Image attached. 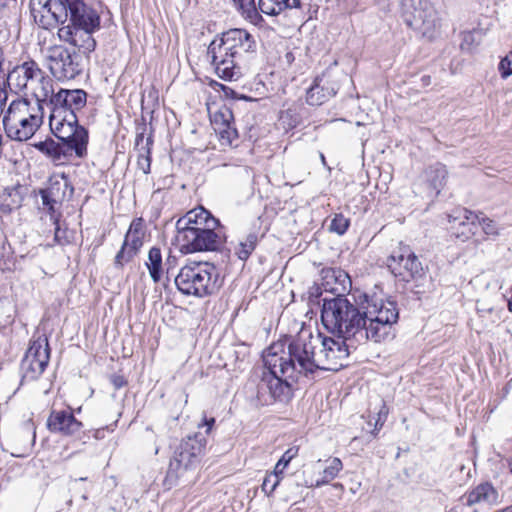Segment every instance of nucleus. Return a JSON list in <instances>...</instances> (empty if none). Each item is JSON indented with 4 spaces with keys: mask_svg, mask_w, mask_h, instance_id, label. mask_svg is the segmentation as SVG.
Instances as JSON below:
<instances>
[{
    "mask_svg": "<svg viewBox=\"0 0 512 512\" xmlns=\"http://www.w3.org/2000/svg\"><path fill=\"white\" fill-rule=\"evenodd\" d=\"M398 318L397 303L391 299H377L364 293L355 305L345 295L323 298L321 321L324 328L350 342L380 343L393 338V325Z\"/></svg>",
    "mask_w": 512,
    "mask_h": 512,
    "instance_id": "1",
    "label": "nucleus"
},
{
    "mask_svg": "<svg viewBox=\"0 0 512 512\" xmlns=\"http://www.w3.org/2000/svg\"><path fill=\"white\" fill-rule=\"evenodd\" d=\"M292 349L283 343L272 344L263 355L267 372L263 373L257 385L256 398L261 405L274 402L288 403L294 393V385L300 376L308 377L307 371H300Z\"/></svg>",
    "mask_w": 512,
    "mask_h": 512,
    "instance_id": "2",
    "label": "nucleus"
},
{
    "mask_svg": "<svg viewBox=\"0 0 512 512\" xmlns=\"http://www.w3.org/2000/svg\"><path fill=\"white\" fill-rule=\"evenodd\" d=\"M357 344L342 336L332 338L321 333L314 336L309 330H301L288 342L298 369L309 375L317 370L337 371L343 366L342 361L348 358L350 349L355 350Z\"/></svg>",
    "mask_w": 512,
    "mask_h": 512,
    "instance_id": "3",
    "label": "nucleus"
},
{
    "mask_svg": "<svg viewBox=\"0 0 512 512\" xmlns=\"http://www.w3.org/2000/svg\"><path fill=\"white\" fill-rule=\"evenodd\" d=\"M216 267L208 262H190L175 276V284L184 295L205 297L218 289Z\"/></svg>",
    "mask_w": 512,
    "mask_h": 512,
    "instance_id": "4",
    "label": "nucleus"
},
{
    "mask_svg": "<svg viewBox=\"0 0 512 512\" xmlns=\"http://www.w3.org/2000/svg\"><path fill=\"white\" fill-rule=\"evenodd\" d=\"M46 66L57 81H68L84 71V57L76 49L64 45H52L46 50Z\"/></svg>",
    "mask_w": 512,
    "mask_h": 512,
    "instance_id": "5",
    "label": "nucleus"
},
{
    "mask_svg": "<svg viewBox=\"0 0 512 512\" xmlns=\"http://www.w3.org/2000/svg\"><path fill=\"white\" fill-rule=\"evenodd\" d=\"M400 15L404 23L431 37L439 25V18L434 5L429 0H401Z\"/></svg>",
    "mask_w": 512,
    "mask_h": 512,
    "instance_id": "6",
    "label": "nucleus"
},
{
    "mask_svg": "<svg viewBox=\"0 0 512 512\" xmlns=\"http://www.w3.org/2000/svg\"><path fill=\"white\" fill-rule=\"evenodd\" d=\"M224 227L218 219L208 220L204 228L198 229L195 233L188 231L186 237L177 242L180 251L183 253H193L202 251H217L226 241Z\"/></svg>",
    "mask_w": 512,
    "mask_h": 512,
    "instance_id": "7",
    "label": "nucleus"
},
{
    "mask_svg": "<svg viewBox=\"0 0 512 512\" xmlns=\"http://www.w3.org/2000/svg\"><path fill=\"white\" fill-rule=\"evenodd\" d=\"M49 126L53 135L65 147L68 156L72 153L80 159L87 156L89 132L79 124L78 118L72 120V117L68 116L65 122H54Z\"/></svg>",
    "mask_w": 512,
    "mask_h": 512,
    "instance_id": "8",
    "label": "nucleus"
},
{
    "mask_svg": "<svg viewBox=\"0 0 512 512\" xmlns=\"http://www.w3.org/2000/svg\"><path fill=\"white\" fill-rule=\"evenodd\" d=\"M50 360V347L45 335L33 337L21 360L20 372L22 381H35L45 371Z\"/></svg>",
    "mask_w": 512,
    "mask_h": 512,
    "instance_id": "9",
    "label": "nucleus"
},
{
    "mask_svg": "<svg viewBox=\"0 0 512 512\" xmlns=\"http://www.w3.org/2000/svg\"><path fill=\"white\" fill-rule=\"evenodd\" d=\"M387 266L396 278L405 282L417 280L424 275L422 263L409 246L394 251L387 260Z\"/></svg>",
    "mask_w": 512,
    "mask_h": 512,
    "instance_id": "10",
    "label": "nucleus"
},
{
    "mask_svg": "<svg viewBox=\"0 0 512 512\" xmlns=\"http://www.w3.org/2000/svg\"><path fill=\"white\" fill-rule=\"evenodd\" d=\"M29 6L35 23L43 29L66 22L63 0H30Z\"/></svg>",
    "mask_w": 512,
    "mask_h": 512,
    "instance_id": "11",
    "label": "nucleus"
},
{
    "mask_svg": "<svg viewBox=\"0 0 512 512\" xmlns=\"http://www.w3.org/2000/svg\"><path fill=\"white\" fill-rule=\"evenodd\" d=\"M100 28H91L86 26H63L58 30V37L61 41L69 43L84 58L89 59L90 54L96 48V40L93 33Z\"/></svg>",
    "mask_w": 512,
    "mask_h": 512,
    "instance_id": "12",
    "label": "nucleus"
},
{
    "mask_svg": "<svg viewBox=\"0 0 512 512\" xmlns=\"http://www.w3.org/2000/svg\"><path fill=\"white\" fill-rule=\"evenodd\" d=\"M64 12H66L67 26H86L100 28V16L98 12L86 4L84 0H63Z\"/></svg>",
    "mask_w": 512,
    "mask_h": 512,
    "instance_id": "13",
    "label": "nucleus"
},
{
    "mask_svg": "<svg viewBox=\"0 0 512 512\" xmlns=\"http://www.w3.org/2000/svg\"><path fill=\"white\" fill-rule=\"evenodd\" d=\"M41 70L35 60L28 59L8 71L7 84L12 91L22 92L28 89L29 84H34L36 78L41 77Z\"/></svg>",
    "mask_w": 512,
    "mask_h": 512,
    "instance_id": "14",
    "label": "nucleus"
},
{
    "mask_svg": "<svg viewBox=\"0 0 512 512\" xmlns=\"http://www.w3.org/2000/svg\"><path fill=\"white\" fill-rule=\"evenodd\" d=\"M82 427V422L75 418L70 409L52 410L47 419L48 430L62 436H76Z\"/></svg>",
    "mask_w": 512,
    "mask_h": 512,
    "instance_id": "15",
    "label": "nucleus"
},
{
    "mask_svg": "<svg viewBox=\"0 0 512 512\" xmlns=\"http://www.w3.org/2000/svg\"><path fill=\"white\" fill-rule=\"evenodd\" d=\"M211 219L216 218L203 207L188 211L176 222V242L184 239V235L190 234L188 231L195 233L198 229L204 228L208 224V220Z\"/></svg>",
    "mask_w": 512,
    "mask_h": 512,
    "instance_id": "16",
    "label": "nucleus"
},
{
    "mask_svg": "<svg viewBox=\"0 0 512 512\" xmlns=\"http://www.w3.org/2000/svg\"><path fill=\"white\" fill-rule=\"evenodd\" d=\"M219 40L238 57H241L242 53L256 50L255 39L244 29H230L224 32Z\"/></svg>",
    "mask_w": 512,
    "mask_h": 512,
    "instance_id": "17",
    "label": "nucleus"
},
{
    "mask_svg": "<svg viewBox=\"0 0 512 512\" xmlns=\"http://www.w3.org/2000/svg\"><path fill=\"white\" fill-rule=\"evenodd\" d=\"M42 110V104L31 106V103L27 99L13 100L3 116V126L4 128L9 125L16 127V123H20V121L26 120L28 116L41 112Z\"/></svg>",
    "mask_w": 512,
    "mask_h": 512,
    "instance_id": "18",
    "label": "nucleus"
},
{
    "mask_svg": "<svg viewBox=\"0 0 512 512\" xmlns=\"http://www.w3.org/2000/svg\"><path fill=\"white\" fill-rule=\"evenodd\" d=\"M44 112H37L27 117L24 121L16 123V127L9 125L4 128L6 135L15 141H26L30 139L42 124Z\"/></svg>",
    "mask_w": 512,
    "mask_h": 512,
    "instance_id": "19",
    "label": "nucleus"
},
{
    "mask_svg": "<svg viewBox=\"0 0 512 512\" xmlns=\"http://www.w3.org/2000/svg\"><path fill=\"white\" fill-rule=\"evenodd\" d=\"M233 114L230 109L224 108L214 114L212 125L219 135L222 144L231 145L238 138L237 129L232 123Z\"/></svg>",
    "mask_w": 512,
    "mask_h": 512,
    "instance_id": "20",
    "label": "nucleus"
},
{
    "mask_svg": "<svg viewBox=\"0 0 512 512\" xmlns=\"http://www.w3.org/2000/svg\"><path fill=\"white\" fill-rule=\"evenodd\" d=\"M207 444L206 437L201 432H196L184 438L177 449V455L183 456L195 465L203 454Z\"/></svg>",
    "mask_w": 512,
    "mask_h": 512,
    "instance_id": "21",
    "label": "nucleus"
},
{
    "mask_svg": "<svg viewBox=\"0 0 512 512\" xmlns=\"http://www.w3.org/2000/svg\"><path fill=\"white\" fill-rule=\"evenodd\" d=\"M65 89L61 88L56 95L48 102L50 108L49 124L54 122H65L68 116L78 118L74 109L70 108V101Z\"/></svg>",
    "mask_w": 512,
    "mask_h": 512,
    "instance_id": "22",
    "label": "nucleus"
},
{
    "mask_svg": "<svg viewBox=\"0 0 512 512\" xmlns=\"http://www.w3.org/2000/svg\"><path fill=\"white\" fill-rule=\"evenodd\" d=\"M321 275L324 291L332 293L334 297L344 295L346 282L351 283L348 274L341 269L326 268L321 271Z\"/></svg>",
    "mask_w": 512,
    "mask_h": 512,
    "instance_id": "23",
    "label": "nucleus"
},
{
    "mask_svg": "<svg viewBox=\"0 0 512 512\" xmlns=\"http://www.w3.org/2000/svg\"><path fill=\"white\" fill-rule=\"evenodd\" d=\"M476 220H478V215L465 208L455 209L448 215L450 223H458L459 227L462 228L460 232L456 233V237L461 241H465L475 234Z\"/></svg>",
    "mask_w": 512,
    "mask_h": 512,
    "instance_id": "24",
    "label": "nucleus"
},
{
    "mask_svg": "<svg viewBox=\"0 0 512 512\" xmlns=\"http://www.w3.org/2000/svg\"><path fill=\"white\" fill-rule=\"evenodd\" d=\"M143 237L144 236L140 234H134L129 230L127 231L121 249L115 256V267L122 268L126 263L130 262L137 255L143 245Z\"/></svg>",
    "mask_w": 512,
    "mask_h": 512,
    "instance_id": "25",
    "label": "nucleus"
},
{
    "mask_svg": "<svg viewBox=\"0 0 512 512\" xmlns=\"http://www.w3.org/2000/svg\"><path fill=\"white\" fill-rule=\"evenodd\" d=\"M464 497L466 498L467 506H473L479 503H486L493 506L500 503L499 493L490 482H482L478 484L472 490L467 492Z\"/></svg>",
    "mask_w": 512,
    "mask_h": 512,
    "instance_id": "26",
    "label": "nucleus"
},
{
    "mask_svg": "<svg viewBox=\"0 0 512 512\" xmlns=\"http://www.w3.org/2000/svg\"><path fill=\"white\" fill-rule=\"evenodd\" d=\"M193 466L195 465L191 460H187L183 456L177 455V452L175 451L173 457L170 459L168 470L163 480L164 487L166 489H171L178 485L180 479L183 478Z\"/></svg>",
    "mask_w": 512,
    "mask_h": 512,
    "instance_id": "27",
    "label": "nucleus"
},
{
    "mask_svg": "<svg viewBox=\"0 0 512 512\" xmlns=\"http://www.w3.org/2000/svg\"><path fill=\"white\" fill-rule=\"evenodd\" d=\"M448 171L445 165L435 163L429 166L425 171V178L428 188L431 190V196L437 197L444 187Z\"/></svg>",
    "mask_w": 512,
    "mask_h": 512,
    "instance_id": "28",
    "label": "nucleus"
},
{
    "mask_svg": "<svg viewBox=\"0 0 512 512\" xmlns=\"http://www.w3.org/2000/svg\"><path fill=\"white\" fill-rule=\"evenodd\" d=\"M336 91L324 84L323 77H316L306 93V102L311 106H319L333 97Z\"/></svg>",
    "mask_w": 512,
    "mask_h": 512,
    "instance_id": "29",
    "label": "nucleus"
},
{
    "mask_svg": "<svg viewBox=\"0 0 512 512\" xmlns=\"http://www.w3.org/2000/svg\"><path fill=\"white\" fill-rule=\"evenodd\" d=\"M300 0H259L258 8L260 12L268 16H277L286 10L300 8Z\"/></svg>",
    "mask_w": 512,
    "mask_h": 512,
    "instance_id": "30",
    "label": "nucleus"
},
{
    "mask_svg": "<svg viewBox=\"0 0 512 512\" xmlns=\"http://www.w3.org/2000/svg\"><path fill=\"white\" fill-rule=\"evenodd\" d=\"M35 82L37 86L33 88L32 93L36 98V104H42L43 108L44 105L48 107V102L56 95L53 80L41 70V77L36 78Z\"/></svg>",
    "mask_w": 512,
    "mask_h": 512,
    "instance_id": "31",
    "label": "nucleus"
},
{
    "mask_svg": "<svg viewBox=\"0 0 512 512\" xmlns=\"http://www.w3.org/2000/svg\"><path fill=\"white\" fill-rule=\"evenodd\" d=\"M240 57H231L219 64H213L217 75L227 81H236L242 76V68L239 65Z\"/></svg>",
    "mask_w": 512,
    "mask_h": 512,
    "instance_id": "32",
    "label": "nucleus"
},
{
    "mask_svg": "<svg viewBox=\"0 0 512 512\" xmlns=\"http://www.w3.org/2000/svg\"><path fill=\"white\" fill-rule=\"evenodd\" d=\"M33 146L53 162H58L68 157L64 150L65 147H63L61 142H56L52 138H46L44 141L37 142Z\"/></svg>",
    "mask_w": 512,
    "mask_h": 512,
    "instance_id": "33",
    "label": "nucleus"
},
{
    "mask_svg": "<svg viewBox=\"0 0 512 512\" xmlns=\"http://www.w3.org/2000/svg\"><path fill=\"white\" fill-rule=\"evenodd\" d=\"M241 15L249 20L252 24L258 25L263 21L255 0H232Z\"/></svg>",
    "mask_w": 512,
    "mask_h": 512,
    "instance_id": "34",
    "label": "nucleus"
},
{
    "mask_svg": "<svg viewBox=\"0 0 512 512\" xmlns=\"http://www.w3.org/2000/svg\"><path fill=\"white\" fill-rule=\"evenodd\" d=\"M69 188L70 191L73 192V188L70 187L67 178L63 177L61 180L51 179L48 186L41 190L52 198V202H59L62 204L66 198L67 190Z\"/></svg>",
    "mask_w": 512,
    "mask_h": 512,
    "instance_id": "35",
    "label": "nucleus"
},
{
    "mask_svg": "<svg viewBox=\"0 0 512 512\" xmlns=\"http://www.w3.org/2000/svg\"><path fill=\"white\" fill-rule=\"evenodd\" d=\"M146 266L153 282L158 283L161 280L163 273L162 254L160 248L152 247L149 250Z\"/></svg>",
    "mask_w": 512,
    "mask_h": 512,
    "instance_id": "36",
    "label": "nucleus"
},
{
    "mask_svg": "<svg viewBox=\"0 0 512 512\" xmlns=\"http://www.w3.org/2000/svg\"><path fill=\"white\" fill-rule=\"evenodd\" d=\"M207 53L208 56L211 57L212 65L224 62L231 57H238L231 49H228L226 45L222 44L219 39H215L210 43Z\"/></svg>",
    "mask_w": 512,
    "mask_h": 512,
    "instance_id": "37",
    "label": "nucleus"
},
{
    "mask_svg": "<svg viewBox=\"0 0 512 512\" xmlns=\"http://www.w3.org/2000/svg\"><path fill=\"white\" fill-rule=\"evenodd\" d=\"M258 240L259 237L255 231L248 233L245 240L241 241L235 249L237 257L246 261L257 247Z\"/></svg>",
    "mask_w": 512,
    "mask_h": 512,
    "instance_id": "38",
    "label": "nucleus"
},
{
    "mask_svg": "<svg viewBox=\"0 0 512 512\" xmlns=\"http://www.w3.org/2000/svg\"><path fill=\"white\" fill-rule=\"evenodd\" d=\"M342 468L343 464L339 458L334 457L332 459H329L328 465L322 472V477L316 480L315 486L320 487L322 485L328 484L337 477L338 473L342 470Z\"/></svg>",
    "mask_w": 512,
    "mask_h": 512,
    "instance_id": "39",
    "label": "nucleus"
},
{
    "mask_svg": "<svg viewBox=\"0 0 512 512\" xmlns=\"http://www.w3.org/2000/svg\"><path fill=\"white\" fill-rule=\"evenodd\" d=\"M70 101V108L74 109L75 114L81 111L87 103V92L83 89H65Z\"/></svg>",
    "mask_w": 512,
    "mask_h": 512,
    "instance_id": "40",
    "label": "nucleus"
},
{
    "mask_svg": "<svg viewBox=\"0 0 512 512\" xmlns=\"http://www.w3.org/2000/svg\"><path fill=\"white\" fill-rule=\"evenodd\" d=\"M17 0H0V22L7 24L17 18Z\"/></svg>",
    "mask_w": 512,
    "mask_h": 512,
    "instance_id": "41",
    "label": "nucleus"
},
{
    "mask_svg": "<svg viewBox=\"0 0 512 512\" xmlns=\"http://www.w3.org/2000/svg\"><path fill=\"white\" fill-rule=\"evenodd\" d=\"M298 451L299 448L295 446L288 448L276 463L273 471L282 478L285 468L298 455Z\"/></svg>",
    "mask_w": 512,
    "mask_h": 512,
    "instance_id": "42",
    "label": "nucleus"
},
{
    "mask_svg": "<svg viewBox=\"0 0 512 512\" xmlns=\"http://www.w3.org/2000/svg\"><path fill=\"white\" fill-rule=\"evenodd\" d=\"M39 195L42 200L43 210H45L50 215L52 222H56L57 219L61 216L60 213H57L56 206L61 204L59 202H52V198L41 189L39 190Z\"/></svg>",
    "mask_w": 512,
    "mask_h": 512,
    "instance_id": "43",
    "label": "nucleus"
},
{
    "mask_svg": "<svg viewBox=\"0 0 512 512\" xmlns=\"http://www.w3.org/2000/svg\"><path fill=\"white\" fill-rule=\"evenodd\" d=\"M153 144V140H152V136H148L147 137V141H146V146H147V150H146V154L145 155H140L138 157V160H137V165L138 167L145 173V174H148L150 173V169H151V148L150 146Z\"/></svg>",
    "mask_w": 512,
    "mask_h": 512,
    "instance_id": "44",
    "label": "nucleus"
},
{
    "mask_svg": "<svg viewBox=\"0 0 512 512\" xmlns=\"http://www.w3.org/2000/svg\"><path fill=\"white\" fill-rule=\"evenodd\" d=\"M350 225V220L342 214H335L330 224V231L343 235Z\"/></svg>",
    "mask_w": 512,
    "mask_h": 512,
    "instance_id": "45",
    "label": "nucleus"
},
{
    "mask_svg": "<svg viewBox=\"0 0 512 512\" xmlns=\"http://www.w3.org/2000/svg\"><path fill=\"white\" fill-rule=\"evenodd\" d=\"M281 477L278 476L274 471L267 474L262 483V491L270 496L279 485Z\"/></svg>",
    "mask_w": 512,
    "mask_h": 512,
    "instance_id": "46",
    "label": "nucleus"
},
{
    "mask_svg": "<svg viewBox=\"0 0 512 512\" xmlns=\"http://www.w3.org/2000/svg\"><path fill=\"white\" fill-rule=\"evenodd\" d=\"M477 223L482 227L483 232L487 236L496 237V236L499 235V227H498L497 223L494 220H492V219H490L488 217L480 218L478 216V220H476V224Z\"/></svg>",
    "mask_w": 512,
    "mask_h": 512,
    "instance_id": "47",
    "label": "nucleus"
},
{
    "mask_svg": "<svg viewBox=\"0 0 512 512\" xmlns=\"http://www.w3.org/2000/svg\"><path fill=\"white\" fill-rule=\"evenodd\" d=\"M498 71L503 79L512 75V51L501 58L498 64Z\"/></svg>",
    "mask_w": 512,
    "mask_h": 512,
    "instance_id": "48",
    "label": "nucleus"
},
{
    "mask_svg": "<svg viewBox=\"0 0 512 512\" xmlns=\"http://www.w3.org/2000/svg\"><path fill=\"white\" fill-rule=\"evenodd\" d=\"M55 225L54 240L59 245H67L71 242V238L68 236V230L62 229L60 224V218L56 222H52Z\"/></svg>",
    "mask_w": 512,
    "mask_h": 512,
    "instance_id": "49",
    "label": "nucleus"
},
{
    "mask_svg": "<svg viewBox=\"0 0 512 512\" xmlns=\"http://www.w3.org/2000/svg\"><path fill=\"white\" fill-rule=\"evenodd\" d=\"M389 414V409L387 405L383 402L378 413H377V419L375 421V428L371 432L373 436H376L378 431L383 427L384 423L387 420Z\"/></svg>",
    "mask_w": 512,
    "mask_h": 512,
    "instance_id": "50",
    "label": "nucleus"
},
{
    "mask_svg": "<svg viewBox=\"0 0 512 512\" xmlns=\"http://www.w3.org/2000/svg\"><path fill=\"white\" fill-rule=\"evenodd\" d=\"M324 289L322 284L314 283L308 290V298L311 303H319V298L322 296Z\"/></svg>",
    "mask_w": 512,
    "mask_h": 512,
    "instance_id": "51",
    "label": "nucleus"
},
{
    "mask_svg": "<svg viewBox=\"0 0 512 512\" xmlns=\"http://www.w3.org/2000/svg\"><path fill=\"white\" fill-rule=\"evenodd\" d=\"M144 228V220L142 218H136L131 222L128 230L133 232L134 234H140L144 236Z\"/></svg>",
    "mask_w": 512,
    "mask_h": 512,
    "instance_id": "52",
    "label": "nucleus"
},
{
    "mask_svg": "<svg viewBox=\"0 0 512 512\" xmlns=\"http://www.w3.org/2000/svg\"><path fill=\"white\" fill-rule=\"evenodd\" d=\"M177 264L178 257L169 253L164 263L167 275L172 274V270L177 266Z\"/></svg>",
    "mask_w": 512,
    "mask_h": 512,
    "instance_id": "53",
    "label": "nucleus"
},
{
    "mask_svg": "<svg viewBox=\"0 0 512 512\" xmlns=\"http://www.w3.org/2000/svg\"><path fill=\"white\" fill-rule=\"evenodd\" d=\"M110 382L117 390L127 385V380L125 379V377L118 374L111 375Z\"/></svg>",
    "mask_w": 512,
    "mask_h": 512,
    "instance_id": "54",
    "label": "nucleus"
},
{
    "mask_svg": "<svg viewBox=\"0 0 512 512\" xmlns=\"http://www.w3.org/2000/svg\"><path fill=\"white\" fill-rule=\"evenodd\" d=\"M8 95L5 89L0 87V116L3 114Z\"/></svg>",
    "mask_w": 512,
    "mask_h": 512,
    "instance_id": "55",
    "label": "nucleus"
},
{
    "mask_svg": "<svg viewBox=\"0 0 512 512\" xmlns=\"http://www.w3.org/2000/svg\"><path fill=\"white\" fill-rule=\"evenodd\" d=\"M215 423V419L214 418H210L209 420L208 419H205V423H204V426H206V433L208 434L212 428V426L214 425Z\"/></svg>",
    "mask_w": 512,
    "mask_h": 512,
    "instance_id": "56",
    "label": "nucleus"
},
{
    "mask_svg": "<svg viewBox=\"0 0 512 512\" xmlns=\"http://www.w3.org/2000/svg\"><path fill=\"white\" fill-rule=\"evenodd\" d=\"M18 199H13L12 200V206L10 207V209H14V208H19L21 206V197L19 195H17Z\"/></svg>",
    "mask_w": 512,
    "mask_h": 512,
    "instance_id": "57",
    "label": "nucleus"
},
{
    "mask_svg": "<svg viewBox=\"0 0 512 512\" xmlns=\"http://www.w3.org/2000/svg\"><path fill=\"white\" fill-rule=\"evenodd\" d=\"M146 127H145V124L143 125L142 127V132L140 133H137V136H136V144L138 145L141 141H143V138H144V131H145Z\"/></svg>",
    "mask_w": 512,
    "mask_h": 512,
    "instance_id": "58",
    "label": "nucleus"
},
{
    "mask_svg": "<svg viewBox=\"0 0 512 512\" xmlns=\"http://www.w3.org/2000/svg\"><path fill=\"white\" fill-rule=\"evenodd\" d=\"M319 156H320V159H321V162H322L323 166L327 167L328 170H330V167H328V165H327L326 158H325L324 154L320 152Z\"/></svg>",
    "mask_w": 512,
    "mask_h": 512,
    "instance_id": "59",
    "label": "nucleus"
},
{
    "mask_svg": "<svg viewBox=\"0 0 512 512\" xmlns=\"http://www.w3.org/2000/svg\"><path fill=\"white\" fill-rule=\"evenodd\" d=\"M495 512H512V505L507 506V507H505L503 509L497 510Z\"/></svg>",
    "mask_w": 512,
    "mask_h": 512,
    "instance_id": "60",
    "label": "nucleus"
},
{
    "mask_svg": "<svg viewBox=\"0 0 512 512\" xmlns=\"http://www.w3.org/2000/svg\"><path fill=\"white\" fill-rule=\"evenodd\" d=\"M286 59H287V62H288V63H291V62L294 60V56H293V54H292L291 52H288V53L286 54Z\"/></svg>",
    "mask_w": 512,
    "mask_h": 512,
    "instance_id": "61",
    "label": "nucleus"
},
{
    "mask_svg": "<svg viewBox=\"0 0 512 512\" xmlns=\"http://www.w3.org/2000/svg\"><path fill=\"white\" fill-rule=\"evenodd\" d=\"M29 425H30V426H31V428L33 429V431H32V442H34V441H35V438H36V432H35V429L33 428V424L31 423V424H29Z\"/></svg>",
    "mask_w": 512,
    "mask_h": 512,
    "instance_id": "62",
    "label": "nucleus"
},
{
    "mask_svg": "<svg viewBox=\"0 0 512 512\" xmlns=\"http://www.w3.org/2000/svg\"><path fill=\"white\" fill-rule=\"evenodd\" d=\"M508 310H509L510 312H512V295H511V298H510V299H509V301H508Z\"/></svg>",
    "mask_w": 512,
    "mask_h": 512,
    "instance_id": "63",
    "label": "nucleus"
},
{
    "mask_svg": "<svg viewBox=\"0 0 512 512\" xmlns=\"http://www.w3.org/2000/svg\"><path fill=\"white\" fill-rule=\"evenodd\" d=\"M510 473L512 474V459L508 462Z\"/></svg>",
    "mask_w": 512,
    "mask_h": 512,
    "instance_id": "64",
    "label": "nucleus"
}]
</instances>
